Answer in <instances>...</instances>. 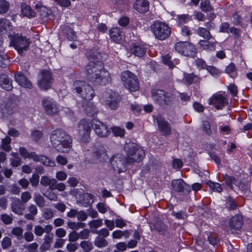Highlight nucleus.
I'll list each match as a JSON object with an SVG mask.
<instances>
[{
  "label": "nucleus",
  "instance_id": "58",
  "mask_svg": "<svg viewBox=\"0 0 252 252\" xmlns=\"http://www.w3.org/2000/svg\"><path fill=\"white\" fill-rule=\"evenodd\" d=\"M38 11L40 15L43 18L47 17L50 13V10L47 9L46 7L43 6H41Z\"/></svg>",
  "mask_w": 252,
  "mask_h": 252
},
{
  "label": "nucleus",
  "instance_id": "39",
  "mask_svg": "<svg viewBox=\"0 0 252 252\" xmlns=\"http://www.w3.org/2000/svg\"><path fill=\"white\" fill-rule=\"evenodd\" d=\"M14 105L10 102H8L5 105H1V109L3 113L10 114L13 112Z\"/></svg>",
  "mask_w": 252,
  "mask_h": 252
},
{
  "label": "nucleus",
  "instance_id": "17",
  "mask_svg": "<svg viewBox=\"0 0 252 252\" xmlns=\"http://www.w3.org/2000/svg\"><path fill=\"white\" fill-rule=\"evenodd\" d=\"M159 130L163 135H169L171 133V128L169 123L161 116H158L156 119Z\"/></svg>",
  "mask_w": 252,
  "mask_h": 252
},
{
  "label": "nucleus",
  "instance_id": "44",
  "mask_svg": "<svg viewBox=\"0 0 252 252\" xmlns=\"http://www.w3.org/2000/svg\"><path fill=\"white\" fill-rule=\"evenodd\" d=\"M42 217L46 220L51 219L54 217V212L50 208H44L42 210Z\"/></svg>",
  "mask_w": 252,
  "mask_h": 252
},
{
  "label": "nucleus",
  "instance_id": "40",
  "mask_svg": "<svg viewBox=\"0 0 252 252\" xmlns=\"http://www.w3.org/2000/svg\"><path fill=\"white\" fill-rule=\"evenodd\" d=\"M112 236L114 239H120L123 236L127 238L128 237V232L127 230L123 231L117 230L113 232Z\"/></svg>",
  "mask_w": 252,
  "mask_h": 252
},
{
  "label": "nucleus",
  "instance_id": "22",
  "mask_svg": "<svg viewBox=\"0 0 252 252\" xmlns=\"http://www.w3.org/2000/svg\"><path fill=\"white\" fill-rule=\"evenodd\" d=\"M25 208L24 204H22L19 198L15 199L11 204L12 211L18 215H22Z\"/></svg>",
  "mask_w": 252,
  "mask_h": 252
},
{
  "label": "nucleus",
  "instance_id": "38",
  "mask_svg": "<svg viewBox=\"0 0 252 252\" xmlns=\"http://www.w3.org/2000/svg\"><path fill=\"white\" fill-rule=\"evenodd\" d=\"M207 185L211 189L215 191L220 192L222 190V188L220 184L218 183L213 182L211 181L207 182Z\"/></svg>",
  "mask_w": 252,
  "mask_h": 252
},
{
  "label": "nucleus",
  "instance_id": "62",
  "mask_svg": "<svg viewBox=\"0 0 252 252\" xmlns=\"http://www.w3.org/2000/svg\"><path fill=\"white\" fill-rule=\"evenodd\" d=\"M65 185L63 183H57L56 182L52 188V190L57 189L59 191H63L65 189Z\"/></svg>",
  "mask_w": 252,
  "mask_h": 252
},
{
  "label": "nucleus",
  "instance_id": "34",
  "mask_svg": "<svg viewBox=\"0 0 252 252\" xmlns=\"http://www.w3.org/2000/svg\"><path fill=\"white\" fill-rule=\"evenodd\" d=\"M11 141V139L8 136H6L5 138L2 139L1 144V148L6 152H9L11 149L10 145Z\"/></svg>",
  "mask_w": 252,
  "mask_h": 252
},
{
  "label": "nucleus",
  "instance_id": "35",
  "mask_svg": "<svg viewBox=\"0 0 252 252\" xmlns=\"http://www.w3.org/2000/svg\"><path fill=\"white\" fill-rule=\"evenodd\" d=\"M33 200L39 207H43L45 206V201L44 197L39 193H35L34 194Z\"/></svg>",
  "mask_w": 252,
  "mask_h": 252
},
{
  "label": "nucleus",
  "instance_id": "33",
  "mask_svg": "<svg viewBox=\"0 0 252 252\" xmlns=\"http://www.w3.org/2000/svg\"><path fill=\"white\" fill-rule=\"evenodd\" d=\"M20 155L24 158L32 159L33 160L36 159V154L34 152H29L24 147H20L19 149Z\"/></svg>",
  "mask_w": 252,
  "mask_h": 252
},
{
  "label": "nucleus",
  "instance_id": "25",
  "mask_svg": "<svg viewBox=\"0 0 252 252\" xmlns=\"http://www.w3.org/2000/svg\"><path fill=\"white\" fill-rule=\"evenodd\" d=\"M186 186L182 179L174 180L171 182L172 189L174 191H183Z\"/></svg>",
  "mask_w": 252,
  "mask_h": 252
},
{
  "label": "nucleus",
  "instance_id": "28",
  "mask_svg": "<svg viewBox=\"0 0 252 252\" xmlns=\"http://www.w3.org/2000/svg\"><path fill=\"white\" fill-rule=\"evenodd\" d=\"M0 86L7 91H10L13 88L11 81L5 75H0Z\"/></svg>",
  "mask_w": 252,
  "mask_h": 252
},
{
  "label": "nucleus",
  "instance_id": "63",
  "mask_svg": "<svg viewBox=\"0 0 252 252\" xmlns=\"http://www.w3.org/2000/svg\"><path fill=\"white\" fill-rule=\"evenodd\" d=\"M21 198L23 202L26 203L31 199L32 195L30 192L25 191L21 194Z\"/></svg>",
  "mask_w": 252,
  "mask_h": 252
},
{
  "label": "nucleus",
  "instance_id": "15",
  "mask_svg": "<svg viewBox=\"0 0 252 252\" xmlns=\"http://www.w3.org/2000/svg\"><path fill=\"white\" fill-rule=\"evenodd\" d=\"M152 96L155 101L161 105L167 104L169 101V95L162 90H153Z\"/></svg>",
  "mask_w": 252,
  "mask_h": 252
},
{
  "label": "nucleus",
  "instance_id": "42",
  "mask_svg": "<svg viewBox=\"0 0 252 252\" xmlns=\"http://www.w3.org/2000/svg\"><path fill=\"white\" fill-rule=\"evenodd\" d=\"M68 227L71 229L77 230L79 228H83L85 226V224L82 222H76L68 221L67 223Z\"/></svg>",
  "mask_w": 252,
  "mask_h": 252
},
{
  "label": "nucleus",
  "instance_id": "55",
  "mask_svg": "<svg viewBox=\"0 0 252 252\" xmlns=\"http://www.w3.org/2000/svg\"><path fill=\"white\" fill-rule=\"evenodd\" d=\"M77 219L79 221H85L88 218V214L84 211H78L76 215Z\"/></svg>",
  "mask_w": 252,
  "mask_h": 252
},
{
  "label": "nucleus",
  "instance_id": "24",
  "mask_svg": "<svg viewBox=\"0 0 252 252\" xmlns=\"http://www.w3.org/2000/svg\"><path fill=\"white\" fill-rule=\"evenodd\" d=\"M217 42L209 40H201L199 42V47L203 50L213 51L215 49Z\"/></svg>",
  "mask_w": 252,
  "mask_h": 252
},
{
  "label": "nucleus",
  "instance_id": "47",
  "mask_svg": "<svg viewBox=\"0 0 252 252\" xmlns=\"http://www.w3.org/2000/svg\"><path fill=\"white\" fill-rule=\"evenodd\" d=\"M9 4L5 0H0V14L5 13L9 9Z\"/></svg>",
  "mask_w": 252,
  "mask_h": 252
},
{
  "label": "nucleus",
  "instance_id": "32",
  "mask_svg": "<svg viewBox=\"0 0 252 252\" xmlns=\"http://www.w3.org/2000/svg\"><path fill=\"white\" fill-rule=\"evenodd\" d=\"M56 182L57 181L55 179L50 178L45 176L42 177L40 180V183L42 186H48L51 189Z\"/></svg>",
  "mask_w": 252,
  "mask_h": 252
},
{
  "label": "nucleus",
  "instance_id": "27",
  "mask_svg": "<svg viewBox=\"0 0 252 252\" xmlns=\"http://www.w3.org/2000/svg\"><path fill=\"white\" fill-rule=\"evenodd\" d=\"M10 21L4 18L0 19V32L3 34L8 33L12 30Z\"/></svg>",
  "mask_w": 252,
  "mask_h": 252
},
{
  "label": "nucleus",
  "instance_id": "60",
  "mask_svg": "<svg viewBox=\"0 0 252 252\" xmlns=\"http://www.w3.org/2000/svg\"><path fill=\"white\" fill-rule=\"evenodd\" d=\"M226 206L229 209L234 210L236 208L237 205L235 201L233 199L229 198L227 199L226 203Z\"/></svg>",
  "mask_w": 252,
  "mask_h": 252
},
{
  "label": "nucleus",
  "instance_id": "49",
  "mask_svg": "<svg viewBox=\"0 0 252 252\" xmlns=\"http://www.w3.org/2000/svg\"><path fill=\"white\" fill-rule=\"evenodd\" d=\"M112 131L116 136L123 137L125 135V130L118 126H115L112 128Z\"/></svg>",
  "mask_w": 252,
  "mask_h": 252
},
{
  "label": "nucleus",
  "instance_id": "9",
  "mask_svg": "<svg viewBox=\"0 0 252 252\" xmlns=\"http://www.w3.org/2000/svg\"><path fill=\"white\" fill-rule=\"evenodd\" d=\"M102 103L108 105L112 109H116L118 106L119 96L111 90L102 94L100 99Z\"/></svg>",
  "mask_w": 252,
  "mask_h": 252
},
{
  "label": "nucleus",
  "instance_id": "41",
  "mask_svg": "<svg viewBox=\"0 0 252 252\" xmlns=\"http://www.w3.org/2000/svg\"><path fill=\"white\" fill-rule=\"evenodd\" d=\"M225 72L229 74L230 76L234 77L236 76V67L233 63H230L226 67Z\"/></svg>",
  "mask_w": 252,
  "mask_h": 252
},
{
  "label": "nucleus",
  "instance_id": "16",
  "mask_svg": "<svg viewBox=\"0 0 252 252\" xmlns=\"http://www.w3.org/2000/svg\"><path fill=\"white\" fill-rule=\"evenodd\" d=\"M226 103L225 97L220 94H214L209 99V104L213 105L217 109H221Z\"/></svg>",
  "mask_w": 252,
  "mask_h": 252
},
{
  "label": "nucleus",
  "instance_id": "46",
  "mask_svg": "<svg viewBox=\"0 0 252 252\" xmlns=\"http://www.w3.org/2000/svg\"><path fill=\"white\" fill-rule=\"evenodd\" d=\"M200 7L203 11H209L212 9L210 1L208 0H201Z\"/></svg>",
  "mask_w": 252,
  "mask_h": 252
},
{
  "label": "nucleus",
  "instance_id": "51",
  "mask_svg": "<svg viewBox=\"0 0 252 252\" xmlns=\"http://www.w3.org/2000/svg\"><path fill=\"white\" fill-rule=\"evenodd\" d=\"M80 245L84 251H90L93 248L92 243L88 241H83L80 243Z\"/></svg>",
  "mask_w": 252,
  "mask_h": 252
},
{
  "label": "nucleus",
  "instance_id": "26",
  "mask_svg": "<svg viewBox=\"0 0 252 252\" xmlns=\"http://www.w3.org/2000/svg\"><path fill=\"white\" fill-rule=\"evenodd\" d=\"M131 52L135 56L142 57L145 54V49L141 44L134 43L131 45Z\"/></svg>",
  "mask_w": 252,
  "mask_h": 252
},
{
  "label": "nucleus",
  "instance_id": "53",
  "mask_svg": "<svg viewBox=\"0 0 252 252\" xmlns=\"http://www.w3.org/2000/svg\"><path fill=\"white\" fill-rule=\"evenodd\" d=\"M206 70L209 72L212 76H217L220 75L221 72L219 69L213 66H208L206 68Z\"/></svg>",
  "mask_w": 252,
  "mask_h": 252
},
{
  "label": "nucleus",
  "instance_id": "7",
  "mask_svg": "<svg viewBox=\"0 0 252 252\" xmlns=\"http://www.w3.org/2000/svg\"><path fill=\"white\" fill-rule=\"evenodd\" d=\"M10 38V44L13 46L17 51L20 55L27 50L30 42L29 40L24 36H19L18 35L13 36V35H9Z\"/></svg>",
  "mask_w": 252,
  "mask_h": 252
},
{
  "label": "nucleus",
  "instance_id": "4",
  "mask_svg": "<svg viewBox=\"0 0 252 252\" xmlns=\"http://www.w3.org/2000/svg\"><path fill=\"white\" fill-rule=\"evenodd\" d=\"M73 90L79 94L84 101H90L95 96L94 90L92 87L83 81H75L73 83Z\"/></svg>",
  "mask_w": 252,
  "mask_h": 252
},
{
  "label": "nucleus",
  "instance_id": "45",
  "mask_svg": "<svg viewBox=\"0 0 252 252\" xmlns=\"http://www.w3.org/2000/svg\"><path fill=\"white\" fill-rule=\"evenodd\" d=\"M171 56L169 54H167L162 57L163 63L167 65L170 68H172L174 67V63L171 60Z\"/></svg>",
  "mask_w": 252,
  "mask_h": 252
},
{
  "label": "nucleus",
  "instance_id": "8",
  "mask_svg": "<svg viewBox=\"0 0 252 252\" xmlns=\"http://www.w3.org/2000/svg\"><path fill=\"white\" fill-rule=\"evenodd\" d=\"M175 50L187 57H194L196 54L194 46L188 42H179L175 45Z\"/></svg>",
  "mask_w": 252,
  "mask_h": 252
},
{
  "label": "nucleus",
  "instance_id": "11",
  "mask_svg": "<svg viewBox=\"0 0 252 252\" xmlns=\"http://www.w3.org/2000/svg\"><path fill=\"white\" fill-rule=\"evenodd\" d=\"M90 123L85 120H82L79 126V133L81 136V140L84 142H88L90 139L91 127Z\"/></svg>",
  "mask_w": 252,
  "mask_h": 252
},
{
  "label": "nucleus",
  "instance_id": "30",
  "mask_svg": "<svg viewBox=\"0 0 252 252\" xmlns=\"http://www.w3.org/2000/svg\"><path fill=\"white\" fill-rule=\"evenodd\" d=\"M22 14L28 18L33 17L35 12L27 4L22 3L21 5Z\"/></svg>",
  "mask_w": 252,
  "mask_h": 252
},
{
  "label": "nucleus",
  "instance_id": "19",
  "mask_svg": "<svg viewBox=\"0 0 252 252\" xmlns=\"http://www.w3.org/2000/svg\"><path fill=\"white\" fill-rule=\"evenodd\" d=\"M15 79L18 84L22 87L28 89L32 88L31 82L23 73H17L15 75Z\"/></svg>",
  "mask_w": 252,
  "mask_h": 252
},
{
  "label": "nucleus",
  "instance_id": "21",
  "mask_svg": "<svg viewBox=\"0 0 252 252\" xmlns=\"http://www.w3.org/2000/svg\"><path fill=\"white\" fill-rule=\"evenodd\" d=\"M134 7L140 13L146 12L149 10V2L147 0H136L134 3Z\"/></svg>",
  "mask_w": 252,
  "mask_h": 252
},
{
  "label": "nucleus",
  "instance_id": "3",
  "mask_svg": "<svg viewBox=\"0 0 252 252\" xmlns=\"http://www.w3.org/2000/svg\"><path fill=\"white\" fill-rule=\"evenodd\" d=\"M126 159L128 163L140 161L145 155L144 150L132 142L126 143L124 147Z\"/></svg>",
  "mask_w": 252,
  "mask_h": 252
},
{
  "label": "nucleus",
  "instance_id": "36",
  "mask_svg": "<svg viewBox=\"0 0 252 252\" xmlns=\"http://www.w3.org/2000/svg\"><path fill=\"white\" fill-rule=\"evenodd\" d=\"M223 179L226 184L230 188H232L233 185H237L238 181L233 177L230 176L228 175H225L223 177Z\"/></svg>",
  "mask_w": 252,
  "mask_h": 252
},
{
  "label": "nucleus",
  "instance_id": "54",
  "mask_svg": "<svg viewBox=\"0 0 252 252\" xmlns=\"http://www.w3.org/2000/svg\"><path fill=\"white\" fill-rule=\"evenodd\" d=\"M195 65L199 69H206L207 66L205 62L202 59H197L195 61Z\"/></svg>",
  "mask_w": 252,
  "mask_h": 252
},
{
  "label": "nucleus",
  "instance_id": "18",
  "mask_svg": "<svg viewBox=\"0 0 252 252\" xmlns=\"http://www.w3.org/2000/svg\"><path fill=\"white\" fill-rule=\"evenodd\" d=\"M92 156L94 158L100 161L108 159V156L105 148L101 146H98L94 150Z\"/></svg>",
  "mask_w": 252,
  "mask_h": 252
},
{
  "label": "nucleus",
  "instance_id": "20",
  "mask_svg": "<svg viewBox=\"0 0 252 252\" xmlns=\"http://www.w3.org/2000/svg\"><path fill=\"white\" fill-rule=\"evenodd\" d=\"M85 113L89 116H93L97 113V110L94 104L90 101H84L82 105Z\"/></svg>",
  "mask_w": 252,
  "mask_h": 252
},
{
  "label": "nucleus",
  "instance_id": "14",
  "mask_svg": "<svg viewBox=\"0 0 252 252\" xmlns=\"http://www.w3.org/2000/svg\"><path fill=\"white\" fill-rule=\"evenodd\" d=\"M42 104L46 113L49 115L57 114L59 111L57 104L50 97H44L42 100Z\"/></svg>",
  "mask_w": 252,
  "mask_h": 252
},
{
  "label": "nucleus",
  "instance_id": "10",
  "mask_svg": "<svg viewBox=\"0 0 252 252\" xmlns=\"http://www.w3.org/2000/svg\"><path fill=\"white\" fill-rule=\"evenodd\" d=\"M110 163L114 170L120 173L126 170V165L128 163L126 158L124 159L121 154H117L111 158Z\"/></svg>",
  "mask_w": 252,
  "mask_h": 252
},
{
  "label": "nucleus",
  "instance_id": "61",
  "mask_svg": "<svg viewBox=\"0 0 252 252\" xmlns=\"http://www.w3.org/2000/svg\"><path fill=\"white\" fill-rule=\"evenodd\" d=\"M79 238V233L76 231L71 232L68 234V241L70 242H75Z\"/></svg>",
  "mask_w": 252,
  "mask_h": 252
},
{
  "label": "nucleus",
  "instance_id": "59",
  "mask_svg": "<svg viewBox=\"0 0 252 252\" xmlns=\"http://www.w3.org/2000/svg\"><path fill=\"white\" fill-rule=\"evenodd\" d=\"M11 245V239L8 237H5L1 241V246L3 249H6L9 247Z\"/></svg>",
  "mask_w": 252,
  "mask_h": 252
},
{
  "label": "nucleus",
  "instance_id": "29",
  "mask_svg": "<svg viewBox=\"0 0 252 252\" xmlns=\"http://www.w3.org/2000/svg\"><path fill=\"white\" fill-rule=\"evenodd\" d=\"M111 38L115 42L119 43L122 39L121 31L118 27L112 28L109 31Z\"/></svg>",
  "mask_w": 252,
  "mask_h": 252
},
{
  "label": "nucleus",
  "instance_id": "6",
  "mask_svg": "<svg viewBox=\"0 0 252 252\" xmlns=\"http://www.w3.org/2000/svg\"><path fill=\"white\" fill-rule=\"evenodd\" d=\"M121 80L126 88L130 91L138 90L139 87L137 78L133 73L129 71H124L121 75Z\"/></svg>",
  "mask_w": 252,
  "mask_h": 252
},
{
  "label": "nucleus",
  "instance_id": "43",
  "mask_svg": "<svg viewBox=\"0 0 252 252\" xmlns=\"http://www.w3.org/2000/svg\"><path fill=\"white\" fill-rule=\"evenodd\" d=\"M197 79H198V77L193 74H184V80L187 84H191Z\"/></svg>",
  "mask_w": 252,
  "mask_h": 252
},
{
  "label": "nucleus",
  "instance_id": "64",
  "mask_svg": "<svg viewBox=\"0 0 252 252\" xmlns=\"http://www.w3.org/2000/svg\"><path fill=\"white\" fill-rule=\"evenodd\" d=\"M11 165L13 167H18L20 165L21 163V159L20 157H17L15 158H11L10 159Z\"/></svg>",
  "mask_w": 252,
  "mask_h": 252
},
{
  "label": "nucleus",
  "instance_id": "1",
  "mask_svg": "<svg viewBox=\"0 0 252 252\" xmlns=\"http://www.w3.org/2000/svg\"><path fill=\"white\" fill-rule=\"evenodd\" d=\"M87 79L94 85L105 86L111 81L110 73L100 62L90 61L85 69Z\"/></svg>",
  "mask_w": 252,
  "mask_h": 252
},
{
  "label": "nucleus",
  "instance_id": "48",
  "mask_svg": "<svg viewBox=\"0 0 252 252\" xmlns=\"http://www.w3.org/2000/svg\"><path fill=\"white\" fill-rule=\"evenodd\" d=\"M94 245L98 248H103L108 245L107 241L102 238L97 237L94 241Z\"/></svg>",
  "mask_w": 252,
  "mask_h": 252
},
{
  "label": "nucleus",
  "instance_id": "57",
  "mask_svg": "<svg viewBox=\"0 0 252 252\" xmlns=\"http://www.w3.org/2000/svg\"><path fill=\"white\" fill-rule=\"evenodd\" d=\"M96 207L98 211L102 214L105 213L109 209V207L106 204L101 202L97 204Z\"/></svg>",
  "mask_w": 252,
  "mask_h": 252
},
{
  "label": "nucleus",
  "instance_id": "31",
  "mask_svg": "<svg viewBox=\"0 0 252 252\" xmlns=\"http://www.w3.org/2000/svg\"><path fill=\"white\" fill-rule=\"evenodd\" d=\"M35 158L36 159L34 160L35 161H39L43 164L46 166H49L51 167L55 166V161L51 160L46 156L36 155Z\"/></svg>",
  "mask_w": 252,
  "mask_h": 252
},
{
  "label": "nucleus",
  "instance_id": "13",
  "mask_svg": "<svg viewBox=\"0 0 252 252\" xmlns=\"http://www.w3.org/2000/svg\"><path fill=\"white\" fill-rule=\"evenodd\" d=\"M89 123H91V127L94 128L95 133L99 136L106 137L109 135L110 131L107 127L100 121L93 120Z\"/></svg>",
  "mask_w": 252,
  "mask_h": 252
},
{
  "label": "nucleus",
  "instance_id": "5",
  "mask_svg": "<svg viewBox=\"0 0 252 252\" xmlns=\"http://www.w3.org/2000/svg\"><path fill=\"white\" fill-rule=\"evenodd\" d=\"M151 29L155 37L161 40L167 38L171 32V29L167 24L159 21H155Z\"/></svg>",
  "mask_w": 252,
  "mask_h": 252
},
{
  "label": "nucleus",
  "instance_id": "52",
  "mask_svg": "<svg viewBox=\"0 0 252 252\" xmlns=\"http://www.w3.org/2000/svg\"><path fill=\"white\" fill-rule=\"evenodd\" d=\"M89 225L91 228H96L100 227L102 224V220H93L90 221L89 223Z\"/></svg>",
  "mask_w": 252,
  "mask_h": 252
},
{
  "label": "nucleus",
  "instance_id": "2",
  "mask_svg": "<svg viewBox=\"0 0 252 252\" xmlns=\"http://www.w3.org/2000/svg\"><path fill=\"white\" fill-rule=\"evenodd\" d=\"M50 140L52 146L58 151L62 153L68 152L72 143L70 136L60 129L52 131Z\"/></svg>",
  "mask_w": 252,
  "mask_h": 252
},
{
  "label": "nucleus",
  "instance_id": "12",
  "mask_svg": "<svg viewBox=\"0 0 252 252\" xmlns=\"http://www.w3.org/2000/svg\"><path fill=\"white\" fill-rule=\"evenodd\" d=\"M40 79L38 82V86L41 90H47L50 89L53 83V79L50 71L43 70L41 72Z\"/></svg>",
  "mask_w": 252,
  "mask_h": 252
},
{
  "label": "nucleus",
  "instance_id": "37",
  "mask_svg": "<svg viewBox=\"0 0 252 252\" xmlns=\"http://www.w3.org/2000/svg\"><path fill=\"white\" fill-rule=\"evenodd\" d=\"M197 33L200 36L204 38H206L208 40L211 38L210 32L205 28L199 27L197 30Z\"/></svg>",
  "mask_w": 252,
  "mask_h": 252
},
{
  "label": "nucleus",
  "instance_id": "23",
  "mask_svg": "<svg viewBox=\"0 0 252 252\" xmlns=\"http://www.w3.org/2000/svg\"><path fill=\"white\" fill-rule=\"evenodd\" d=\"M243 224L242 217L237 215L232 217L230 220L229 226L231 229L239 230L242 227Z\"/></svg>",
  "mask_w": 252,
  "mask_h": 252
},
{
  "label": "nucleus",
  "instance_id": "56",
  "mask_svg": "<svg viewBox=\"0 0 252 252\" xmlns=\"http://www.w3.org/2000/svg\"><path fill=\"white\" fill-rule=\"evenodd\" d=\"M202 128L203 131L207 134L211 133L212 131L209 123L208 121H203L202 122Z\"/></svg>",
  "mask_w": 252,
  "mask_h": 252
},
{
  "label": "nucleus",
  "instance_id": "50",
  "mask_svg": "<svg viewBox=\"0 0 252 252\" xmlns=\"http://www.w3.org/2000/svg\"><path fill=\"white\" fill-rule=\"evenodd\" d=\"M177 18L179 24L187 23L190 20V17L188 14L178 15Z\"/></svg>",
  "mask_w": 252,
  "mask_h": 252
}]
</instances>
